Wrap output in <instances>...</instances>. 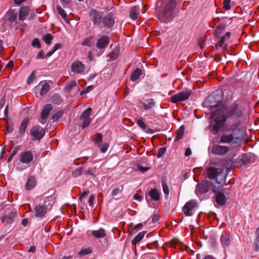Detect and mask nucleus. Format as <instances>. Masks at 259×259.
<instances>
[{
  "label": "nucleus",
  "mask_w": 259,
  "mask_h": 259,
  "mask_svg": "<svg viewBox=\"0 0 259 259\" xmlns=\"http://www.w3.org/2000/svg\"><path fill=\"white\" fill-rule=\"evenodd\" d=\"M242 110L238 104H233L228 108L221 107L211 113L209 125L208 129H211L217 134L223 127L224 123L230 117H235L237 118L242 115Z\"/></svg>",
  "instance_id": "obj_1"
},
{
  "label": "nucleus",
  "mask_w": 259,
  "mask_h": 259,
  "mask_svg": "<svg viewBox=\"0 0 259 259\" xmlns=\"http://www.w3.org/2000/svg\"><path fill=\"white\" fill-rule=\"evenodd\" d=\"M206 174L208 178L216 180V184L218 186L213 185V192H218L220 189L225 184L227 175L226 170L223 168L210 166L206 168Z\"/></svg>",
  "instance_id": "obj_2"
},
{
  "label": "nucleus",
  "mask_w": 259,
  "mask_h": 259,
  "mask_svg": "<svg viewBox=\"0 0 259 259\" xmlns=\"http://www.w3.org/2000/svg\"><path fill=\"white\" fill-rule=\"evenodd\" d=\"M192 95V91L190 90H186L172 96L170 97L171 101L174 103L182 102L189 99Z\"/></svg>",
  "instance_id": "obj_3"
},
{
  "label": "nucleus",
  "mask_w": 259,
  "mask_h": 259,
  "mask_svg": "<svg viewBox=\"0 0 259 259\" xmlns=\"http://www.w3.org/2000/svg\"><path fill=\"white\" fill-rule=\"evenodd\" d=\"M17 13L13 10H9L5 16V20L11 27H15L16 29L17 26Z\"/></svg>",
  "instance_id": "obj_4"
},
{
  "label": "nucleus",
  "mask_w": 259,
  "mask_h": 259,
  "mask_svg": "<svg viewBox=\"0 0 259 259\" xmlns=\"http://www.w3.org/2000/svg\"><path fill=\"white\" fill-rule=\"evenodd\" d=\"M176 5L175 0H170L163 9V18L171 19L174 18V10Z\"/></svg>",
  "instance_id": "obj_5"
},
{
  "label": "nucleus",
  "mask_w": 259,
  "mask_h": 259,
  "mask_svg": "<svg viewBox=\"0 0 259 259\" xmlns=\"http://www.w3.org/2000/svg\"><path fill=\"white\" fill-rule=\"evenodd\" d=\"M92 108H88L85 110L81 114L79 120L80 121V126L82 129L88 127L91 121V115L92 113Z\"/></svg>",
  "instance_id": "obj_6"
},
{
  "label": "nucleus",
  "mask_w": 259,
  "mask_h": 259,
  "mask_svg": "<svg viewBox=\"0 0 259 259\" xmlns=\"http://www.w3.org/2000/svg\"><path fill=\"white\" fill-rule=\"evenodd\" d=\"M103 13L96 9H91L89 12V16L94 25L99 26L103 20Z\"/></svg>",
  "instance_id": "obj_7"
},
{
  "label": "nucleus",
  "mask_w": 259,
  "mask_h": 259,
  "mask_svg": "<svg viewBox=\"0 0 259 259\" xmlns=\"http://www.w3.org/2000/svg\"><path fill=\"white\" fill-rule=\"evenodd\" d=\"M240 138L233 134H223L221 136L220 140V143H232L233 144H238L240 142Z\"/></svg>",
  "instance_id": "obj_8"
},
{
  "label": "nucleus",
  "mask_w": 259,
  "mask_h": 259,
  "mask_svg": "<svg viewBox=\"0 0 259 259\" xmlns=\"http://www.w3.org/2000/svg\"><path fill=\"white\" fill-rule=\"evenodd\" d=\"M45 134V128H41L39 125L33 126L30 130V135L34 140L40 141Z\"/></svg>",
  "instance_id": "obj_9"
},
{
  "label": "nucleus",
  "mask_w": 259,
  "mask_h": 259,
  "mask_svg": "<svg viewBox=\"0 0 259 259\" xmlns=\"http://www.w3.org/2000/svg\"><path fill=\"white\" fill-rule=\"evenodd\" d=\"M197 202L194 200L188 201L183 208L184 214L188 217L192 215L194 209L197 207Z\"/></svg>",
  "instance_id": "obj_10"
},
{
  "label": "nucleus",
  "mask_w": 259,
  "mask_h": 259,
  "mask_svg": "<svg viewBox=\"0 0 259 259\" xmlns=\"http://www.w3.org/2000/svg\"><path fill=\"white\" fill-rule=\"evenodd\" d=\"M50 90V85L48 82H45L42 85L40 82L38 85L36 86L34 89V92L36 96L39 94L40 96H43L49 92Z\"/></svg>",
  "instance_id": "obj_11"
},
{
  "label": "nucleus",
  "mask_w": 259,
  "mask_h": 259,
  "mask_svg": "<svg viewBox=\"0 0 259 259\" xmlns=\"http://www.w3.org/2000/svg\"><path fill=\"white\" fill-rule=\"evenodd\" d=\"M49 209L45 204H36L34 207V214L35 217L42 218L45 216Z\"/></svg>",
  "instance_id": "obj_12"
},
{
  "label": "nucleus",
  "mask_w": 259,
  "mask_h": 259,
  "mask_svg": "<svg viewBox=\"0 0 259 259\" xmlns=\"http://www.w3.org/2000/svg\"><path fill=\"white\" fill-rule=\"evenodd\" d=\"M16 213V210L14 209H7L6 210V214L2 218V222L3 223L11 224L13 222L14 218Z\"/></svg>",
  "instance_id": "obj_13"
},
{
  "label": "nucleus",
  "mask_w": 259,
  "mask_h": 259,
  "mask_svg": "<svg viewBox=\"0 0 259 259\" xmlns=\"http://www.w3.org/2000/svg\"><path fill=\"white\" fill-rule=\"evenodd\" d=\"M230 149L228 146L214 145L211 149V153L214 155H224L228 153Z\"/></svg>",
  "instance_id": "obj_14"
},
{
  "label": "nucleus",
  "mask_w": 259,
  "mask_h": 259,
  "mask_svg": "<svg viewBox=\"0 0 259 259\" xmlns=\"http://www.w3.org/2000/svg\"><path fill=\"white\" fill-rule=\"evenodd\" d=\"M19 157L20 162L26 164H29L33 159L31 151H24L20 154Z\"/></svg>",
  "instance_id": "obj_15"
},
{
  "label": "nucleus",
  "mask_w": 259,
  "mask_h": 259,
  "mask_svg": "<svg viewBox=\"0 0 259 259\" xmlns=\"http://www.w3.org/2000/svg\"><path fill=\"white\" fill-rule=\"evenodd\" d=\"M53 109L52 105L50 104L46 105L41 112V118L39 119V122L41 124H45L48 117L49 114Z\"/></svg>",
  "instance_id": "obj_16"
},
{
  "label": "nucleus",
  "mask_w": 259,
  "mask_h": 259,
  "mask_svg": "<svg viewBox=\"0 0 259 259\" xmlns=\"http://www.w3.org/2000/svg\"><path fill=\"white\" fill-rule=\"evenodd\" d=\"M210 183L208 180L202 181L197 185L196 191L199 194H203L208 191Z\"/></svg>",
  "instance_id": "obj_17"
},
{
  "label": "nucleus",
  "mask_w": 259,
  "mask_h": 259,
  "mask_svg": "<svg viewBox=\"0 0 259 259\" xmlns=\"http://www.w3.org/2000/svg\"><path fill=\"white\" fill-rule=\"evenodd\" d=\"M109 43V38L108 36L105 34H103L100 36V38L97 40L96 47L100 49H103L106 48Z\"/></svg>",
  "instance_id": "obj_18"
},
{
  "label": "nucleus",
  "mask_w": 259,
  "mask_h": 259,
  "mask_svg": "<svg viewBox=\"0 0 259 259\" xmlns=\"http://www.w3.org/2000/svg\"><path fill=\"white\" fill-rule=\"evenodd\" d=\"M71 71L77 74H80L83 72L85 66L80 61H75L73 62L71 65Z\"/></svg>",
  "instance_id": "obj_19"
},
{
  "label": "nucleus",
  "mask_w": 259,
  "mask_h": 259,
  "mask_svg": "<svg viewBox=\"0 0 259 259\" xmlns=\"http://www.w3.org/2000/svg\"><path fill=\"white\" fill-rule=\"evenodd\" d=\"M142 7L140 6H135L131 8L129 12V15L132 20H136L140 14Z\"/></svg>",
  "instance_id": "obj_20"
},
{
  "label": "nucleus",
  "mask_w": 259,
  "mask_h": 259,
  "mask_svg": "<svg viewBox=\"0 0 259 259\" xmlns=\"http://www.w3.org/2000/svg\"><path fill=\"white\" fill-rule=\"evenodd\" d=\"M91 234L96 239L104 238L106 236V231L100 228L97 230L91 231Z\"/></svg>",
  "instance_id": "obj_21"
},
{
  "label": "nucleus",
  "mask_w": 259,
  "mask_h": 259,
  "mask_svg": "<svg viewBox=\"0 0 259 259\" xmlns=\"http://www.w3.org/2000/svg\"><path fill=\"white\" fill-rule=\"evenodd\" d=\"M102 21L104 26L107 28L112 27L115 23L114 18L111 14L103 18Z\"/></svg>",
  "instance_id": "obj_22"
},
{
  "label": "nucleus",
  "mask_w": 259,
  "mask_h": 259,
  "mask_svg": "<svg viewBox=\"0 0 259 259\" xmlns=\"http://www.w3.org/2000/svg\"><path fill=\"white\" fill-rule=\"evenodd\" d=\"M149 197L153 200L157 201L160 199V193L156 189H152L149 192L148 195L146 196L147 201L149 200Z\"/></svg>",
  "instance_id": "obj_23"
},
{
  "label": "nucleus",
  "mask_w": 259,
  "mask_h": 259,
  "mask_svg": "<svg viewBox=\"0 0 259 259\" xmlns=\"http://www.w3.org/2000/svg\"><path fill=\"white\" fill-rule=\"evenodd\" d=\"M136 122L138 126L147 134H153L154 133V131L150 128H148L147 125L142 119H136Z\"/></svg>",
  "instance_id": "obj_24"
},
{
  "label": "nucleus",
  "mask_w": 259,
  "mask_h": 259,
  "mask_svg": "<svg viewBox=\"0 0 259 259\" xmlns=\"http://www.w3.org/2000/svg\"><path fill=\"white\" fill-rule=\"evenodd\" d=\"M29 8L27 6L22 7L19 11V19L23 21L28 15Z\"/></svg>",
  "instance_id": "obj_25"
},
{
  "label": "nucleus",
  "mask_w": 259,
  "mask_h": 259,
  "mask_svg": "<svg viewBox=\"0 0 259 259\" xmlns=\"http://www.w3.org/2000/svg\"><path fill=\"white\" fill-rule=\"evenodd\" d=\"M216 202L221 206L224 205L227 201V198L223 193H219L215 197Z\"/></svg>",
  "instance_id": "obj_26"
},
{
  "label": "nucleus",
  "mask_w": 259,
  "mask_h": 259,
  "mask_svg": "<svg viewBox=\"0 0 259 259\" xmlns=\"http://www.w3.org/2000/svg\"><path fill=\"white\" fill-rule=\"evenodd\" d=\"M231 33L229 32H227L225 35L223 36L219 42L218 43L217 46L222 47H223V50L224 51H226L227 48V46L226 45L223 46V44L224 42L226 41V40L229 39L230 38Z\"/></svg>",
  "instance_id": "obj_27"
},
{
  "label": "nucleus",
  "mask_w": 259,
  "mask_h": 259,
  "mask_svg": "<svg viewBox=\"0 0 259 259\" xmlns=\"http://www.w3.org/2000/svg\"><path fill=\"white\" fill-rule=\"evenodd\" d=\"M253 156L250 154H245L241 155L240 157V161L243 164H247L253 162L252 159Z\"/></svg>",
  "instance_id": "obj_28"
},
{
  "label": "nucleus",
  "mask_w": 259,
  "mask_h": 259,
  "mask_svg": "<svg viewBox=\"0 0 259 259\" xmlns=\"http://www.w3.org/2000/svg\"><path fill=\"white\" fill-rule=\"evenodd\" d=\"M29 122V118H25L21 123L19 130V133L21 136H22L26 131L27 125Z\"/></svg>",
  "instance_id": "obj_29"
},
{
  "label": "nucleus",
  "mask_w": 259,
  "mask_h": 259,
  "mask_svg": "<svg viewBox=\"0 0 259 259\" xmlns=\"http://www.w3.org/2000/svg\"><path fill=\"white\" fill-rule=\"evenodd\" d=\"M36 185V180L33 177H30L26 182L25 188L27 190L33 189Z\"/></svg>",
  "instance_id": "obj_30"
},
{
  "label": "nucleus",
  "mask_w": 259,
  "mask_h": 259,
  "mask_svg": "<svg viewBox=\"0 0 259 259\" xmlns=\"http://www.w3.org/2000/svg\"><path fill=\"white\" fill-rule=\"evenodd\" d=\"M141 106L142 107L144 110H148L151 109L155 106V102L153 99H149L147 101V103L141 102L140 103Z\"/></svg>",
  "instance_id": "obj_31"
},
{
  "label": "nucleus",
  "mask_w": 259,
  "mask_h": 259,
  "mask_svg": "<svg viewBox=\"0 0 259 259\" xmlns=\"http://www.w3.org/2000/svg\"><path fill=\"white\" fill-rule=\"evenodd\" d=\"M142 74V70L139 68H136L131 76V79L133 81H135L140 78V76Z\"/></svg>",
  "instance_id": "obj_32"
},
{
  "label": "nucleus",
  "mask_w": 259,
  "mask_h": 259,
  "mask_svg": "<svg viewBox=\"0 0 259 259\" xmlns=\"http://www.w3.org/2000/svg\"><path fill=\"white\" fill-rule=\"evenodd\" d=\"M226 24L221 23L215 29L214 33L216 36L219 37L225 30L226 27Z\"/></svg>",
  "instance_id": "obj_33"
},
{
  "label": "nucleus",
  "mask_w": 259,
  "mask_h": 259,
  "mask_svg": "<svg viewBox=\"0 0 259 259\" xmlns=\"http://www.w3.org/2000/svg\"><path fill=\"white\" fill-rule=\"evenodd\" d=\"M147 233V231H142L137 235L132 241L133 245L138 244L144 237V235Z\"/></svg>",
  "instance_id": "obj_34"
},
{
  "label": "nucleus",
  "mask_w": 259,
  "mask_h": 259,
  "mask_svg": "<svg viewBox=\"0 0 259 259\" xmlns=\"http://www.w3.org/2000/svg\"><path fill=\"white\" fill-rule=\"evenodd\" d=\"M162 2L159 0L156 4L155 8V13L158 17V19L160 21L162 18Z\"/></svg>",
  "instance_id": "obj_35"
},
{
  "label": "nucleus",
  "mask_w": 259,
  "mask_h": 259,
  "mask_svg": "<svg viewBox=\"0 0 259 259\" xmlns=\"http://www.w3.org/2000/svg\"><path fill=\"white\" fill-rule=\"evenodd\" d=\"M123 189V185H121L118 187H116L112 191V196L115 199H119L120 197H117L118 194H120Z\"/></svg>",
  "instance_id": "obj_36"
},
{
  "label": "nucleus",
  "mask_w": 259,
  "mask_h": 259,
  "mask_svg": "<svg viewBox=\"0 0 259 259\" xmlns=\"http://www.w3.org/2000/svg\"><path fill=\"white\" fill-rule=\"evenodd\" d=\"M221 242L223 246H228L230 243V239L228 234L226 233H223L221 238Z\"/></svg>",
  "instance_id": "obj_37"
},
{
  "label": "nucleus",
  "mask_w": 259,
  "mask_h": 259,
  "mask_svg": "<svg viewBox=\"0 0 259 259\" xmlns=\"http://www.w3.org/2000/svg\"><path fill=\"white\" fill-rule=\"evenodd\" d=\"M185 132V127L184 125H183L180 126L179 130L177 132L176 137H175V141H178L179 140H181Z\"/></svg>",
  "instance_id": "obj_38"
},
{
  "label": "nucleus",
  "mask_w": 259,
  "mask_h": 259,
  "mask_svg": "<svg viewBox=\"0 0 259 259\" xmlns=\"http://www.w3.org/2000/svg\"><path fill=\"white\" fill-rule=\"evenodd\" d=\"M255 238L254 241V250L255 251H259V227L256 230L255 233Z\"/></svg>",
  "instance_id": "obj_39"
},
{
  "label": "nucleus",
  "mask_w": 259,
  "mask_h": 259,
  "mask_svg": "<svg viewBox=\"0 0 259 259\" xmlns=\"http://www.w3.org/2000/svg\"><path fill=\"white\" fill-rule=\"evenodd\" d=\"M57 10L59 14V15L62 17V18L66 21L68 22V21L67 19V15L65 12V11L61 8L60 6H57L56 7Z\"/></svg>",
  "instance_id": "obj_40"
},
{
  "label": "nucleus",
  "mask_w": 259,
  "mask_h": 259,
  "mask_svg": "<svg viewBox=\"0 0 259 259\" xmlns=\"http://www.w3.org/2000/svg\"><path fill=\"white\" fill-rule=\"evenodd\" d=\"M240 123V121H238L234 122L232 125H228L227 127V131L230 132L237 130Z\"/></svg>",
  "instance_id": "obj_41"
},
{
  "label": "nucleus",
  "mask_w": 259,
  "mask_h": 259,
  "mask_svg": "<svg viewBox=\"0 0 259 259\" xmlns=\"http://www.w3.org/2000/svg\"><path fill=\"white\" fill-rule=\"evenodd\" d=\"M103 139V135L101 133H98L96 137L93 138L92 139L93 142L97 145L98 147H99V145L101 144V142Z\"/></svg>",
  "instance_id": "obj_42"
},
{
  "label": "nucleus",
  "mask_w": 259,
  "mask_h": 259,
  "mask_svg": "<svg viewBox=\"0 0 259 259\" xmlns=\"http://www.w3.org/2000/svg\"><path fill=\"white\" fill-rule=\"evenodd\" d=\"M21 148V146L18 145L15 147L9 157L7 159V162H10L13 159V157L17 154L18 151Z\"/></svg>",
  "instance_id": "obj_43"
},
{
  "label": "nucleus",
  "mask_w": 259,
  "mask_h": 259,
  "mask_svg": "<svg viewBox=\"0 0 259 259\" xmlns=\"http://www.w3.org/2000/svg\"><path fill=\"white\" fill-rule=\"evenodd\" d=\"M92 252V249L91 247H87L85 248L82 249L79 252L78 254L80 256H83L85 255L90 254Z\"/></svg>",
  "instance_id": "obj_44"
},
{
  "label": "nucleus",
  "mask_w": 259,
  "mask_h": 259,
  "mask_svg": "<svg viewBox=\"0 0 259 259\" xmlns=\"http://www.w3.org/2000/svg\"><path fill=\"white\" fill-rule=\"evenodd\" d=\"M214 96L212 95H210L208 97L207 102L209 103V105L211 107L218 106L221 103L219 101H217L215 104H213L212 102Z\"/></svg>",
  "instance_id": "obj_45"
},
{
  "label": "nucleus",
  "mask_w": 259,
  "mask_h": 259,
  "mask_svg": "<svg viewBox=\"0 0 259 259\" xmlns=\"http://www.w3.org/2000/svg\"><path fill=\"white\" fill-rule=\"evenodd\" d=\"M163 192L164 194V198L166 200L169 198V190L168 186L163 182Z\"/></svg>",
  "instance_id": "obj_46"
},
{
  "label": "nucleus",
  "mask_w": 259,
  "mask_h": 259,
  "mask_svg": "<svg viewBox=\"0 0 259 259\" xmlns=\"http://www.w3.org/2000/svg\"><path fill=\"white\" fill-rule=\"evenodd\" d=\"M172 243H177L175 242V240H172V241L170 242H165L164 244H163V250L166 251L167 253L168 251V248H170L172 246Z\"/></svg>",
  "instance_id": "obj_47"
},
{
  "label": "nucleus",
  "mask_w": 259,
  "mask_h": 259,
  "mask_svg": "<svg viewBox=\"0 0 259 259\" xmlns=\"http://www.w3.org/2000/svg\"><path fill=\"white\" fill-rule=\"evenodd\" d=\"M77 85V84L75 81H74V80L71 81V82L67 83V84L65 87V90L67 92H70L73 87H75Z\"/></svg>",
  "instance_id": "obj_48"
},
{
  "label": "nucleus",
  "mask_w": 259,
  "mask_h": 259,
  "mask_svg": "<svg viewBox=\"0 0 259 259\" xmlns=\"http://www.w3.org/2000/svg\"><path fill=\"white\" fill-rule=\"evenodd\" d=\"M83 173L82 167L75 169L72 172V176L75 177H79Z\"/></svg>",
  "instance_id": "obj_49"
},
{
  "label": "nucleus",
  "mask_w": 259,
  "mask_h": 259,
  "mask_svg": "<svg viewBox=\"0 0 259 259\" xmlns=\"http://www.w3.org/2000/svg\"><path fill=\"white\" fill-rule=\"evenodd\" d=\"M53 39V37L51 34L48 33L43 36L44 41L47 44H51V41Z\"/></svg>",
  "instance_id": "obj_50"
},
{
  "label": "nucleus",
  "mask_w": 259,
  "mask_h": 259,
  "mask_svg": "<svg viewBox=\"0 0 259 259\" xmlns=\"http://www.w3.org/2000/svg\"><path fill=\"white\" fill-rule=\"evenodd\" d=\"M93 38V36H91L86 38L81 43L82 46L91 47L92 45V39Z\"/></svg>",
  "instance_id": "obj_51"
},
{
  "label": "nucleus",
  "mask_w": 259,
  "mask_h": 259,
  "mask_svg": "<svg viewBox=\"0 0 259 259\" xmlns=\"http://www.w3.org/2000/svg\"><path fill=\"white\" fill-rule=\"evenodd\" d=\"M36 78V75L35 73V71H33L29 75L27 79V83L28 84H31L34 80Z\"/></svg>",
  "instance_id": "obj_52"
},
{
  "label": "nucleus",
  "mask_w": 259,
  "mask_h": 259,
  "mask_svg": "<svg viewBox=\"0 0 259 259\" xmlns=\"http://www.w3.org/2000/svg\"><path fill=\"white\" fill-rule=\"evenodd\" d=\"M143 228V224L142 223L138 224L137 225H135L134 228H133L131 231L130 234H135L138 230L142 229Z\"/></svg>",
  "instance_id": "obj_53"
},
{
  "label": "nucleus",
  "mask_w": 259,
  "mask_h": 259,
  "mask_svg": "<svg viewBox=\"0 0 259 259\" xmlns=\"http://www.w3.org/2000/svg\"><path fill=\"white\" fill-rule=\"evenodd\" d=\"M136 169L142 172H144L150 168L147 166H143L138 163L136 164Z\"/></svg>",
  "instance_id": "obj_54"
},
{
  "label": "nucleus",
  "mask_w": 259,
  "mask_h": 259,
  "mask_svg": "<svg viewBox=\"0 0 259 259\" xmlns=\"http://www.w3.org/2000/svg\"><path fill=\"white\" fill-rule=\"evenodd\" d=\"M108 147H109L108 143H104L102 144H101L100 145H99V147H98L100 148L101 152L105 153L107 151V150L108 148Z\"/></svg>",
  "instance_id": "obj_55"
},
{
  "label": "nucleus",
  "mask_w": 259,
  "mask_h": 259,
  "mask_svg": "<svg viewBox=\"0 0 259 259\" xmlns=\"http://www.w3.org/2000/svg\"><path fill=\"white\" fill-rule=\"evenodd\" d=\"M62 115V112H60V111L54 113L52 115V119L54 121H57V120H58L59 119H60L61 118Z\"/></svg>",
  "instance_id": "obj_56"
},
{
  "label": "nucleus",
  "mask_w": 259,
  "mask_h": 259,
  "mask_svg": "<svg viewBox=\"0 0 259 259\" xmlns=\"http://www.w3.org/2000/svg\"><path fill=\"white\" fill-rule=\"evenodd\" d=\"M32 46L33 47H36L37 48H40L41 47L40 43L38 38H34L32 41Z\"/></svg>",
  "instance_id": "obj_57"
},
{
  "label": "nucleus",
  "mask_w": 259,
  "mask_h": 259,
  "mask_svg": "<svg viewBox=\"0 0 259 259\" xmlns=\"http://www.w3.org/2000/svg\"><path fill=\"white\" fill-rule=\"evenodd\" d=\"M231 1V0H224V1L223 6L226 10H229L230 9Z\"/></svg>",
  "instance_id": "obj_58"
},
{
  "label": "nucleus",
  "mask_w": 259,
  "mask_h": 259,
  "mask_svg": "<svg viewBox=\"0 0 259 259\" xmlns=\"http://www.w3.org/2000/svg\"><path fill=\"white\" fill-rule=\"evenodd\" d=\"M14 125L13 123L8 124L7 126V133H11L14 130Z\"/></svg>",
  "instance_id": "obj_59"
},
{
  "label": "nucleus",
  "mask_w": 259,
  "mask_h": 259,
  "mask_svg": "<svg viewBox=\"0 0 259 259\" xmlns=\"http://www.w3.org/2000/svg\"><path fill=\"white\" fill-rule=\"evenodd\" d=\"M160 219V216L157 214H154L152 217V222L153 223L157 222Z\"/></svg>",
  "instance_id": "obj_60"
},
{
  "label": "nucleus",
  "mask_w": 259,
  "mask_h": 259,
  "mask_svg": "<svg viewBox=\"0 0 259 259\" xmlns=\"http://www.w3.org/2000/svg\"><path fill=\"white\" fill-rule=\"evenodd\" d=\"M95 199V196L94 195H92L89 198V204L90 206L92 207L94 205V201Z\"/></svg>",
  "instance_id": "obj_61"
},
{
  "label": "nucleus",
  "mask_w": 259,
  "mask_h": 259,
  "mask_svg": "<svg viewBox=\"0 0 259 259\" xmlns=\"http://www.w3.org/2000/svg\"><path fill=\"white\" fill-rule=\"evenodd\" d=\"M53 100L54 101L56 100V103L58 104L61 102L62 100L61 97L59 95H55V96H53Z\"/></svg>",
  "instance_id": "obj_62"
},
{
  "label": "nucleus",
  "mask_w": 259,
  "mask_h": 259,
  "mask_svg": "<svg viewBox=\"0 0 259 259\" xmlns=\"http://www.w3.org/2000/svg\"><path fill=\"white\" fill-rule=\"evenodd\" d=\"M45 54L42 51H41L36 56V58L37 59H42L45 58Z\"/></svg>",
  "instance_id": "obj_63"
},
{
  "label": "nucleus",
  "mask_w": 259,
  "mask_h": 259,
  "mask_svg": "<svg viewBox=\"0 0 259 259\" xmlns=\"http://www.w3.org/2000/svg\"><path fill=\"white\" fill-rule=\"evenodd\" d=\"M83 174L85 176L93 175V172L91 168H88L87 170H85L83 171Z\"/></svg>",
  "instance_id": "obj_64"
}]
</instances>
